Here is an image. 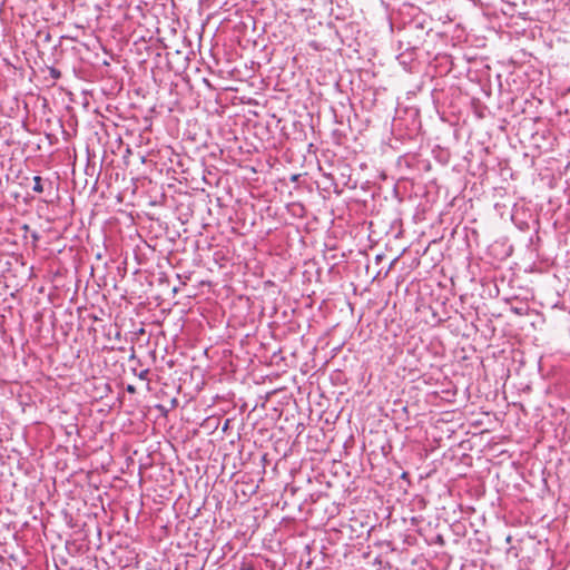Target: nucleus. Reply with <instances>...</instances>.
<instances>
[{
  "label": "nucleus",
  "instance_id": "obj_9",
  "mask_svg": "<svg viewBox=\"0 0 570 570\" xmlns=\"http://www.w3.org/2000/svg\"><path fill=\"white\" fill-rule=\"evenodd\" d=\"M406 475H407V473H406V472H403V473H402V478H403V479H406Z\"/></svg>",
  "mask_w": 570,
  "mask_h": 570
},
{
  "label": "nucleus",
  "instance_id": "obj_11",
  "mask_svg": "<svg viewBox=\"0 0 570 570\" xmlns=\"http://www.w3.org/2000/svg\"><path fill=\"white\" fill-rule=\"evenodd\" d=\"M397 258H393V262L391 263L390 267L396 262Z\"/></svg>",
  "mask_w": 570,
  "mask_h": 570
},
{
  "label": "nucleus",
  "instance_id": "obj_2",
  "mask_svg": "<svg viewBox=\"0 0 570 570\" xmlns=\"http://www.w3.org/2000/svg\"><path fill=\"white\" fill-rule=\"evenodd\" d=\"M48 71H49V75H50V77H51L52 79L58 80V79H60V78H61V71H60V70H58L57 68H55V67H49V68H48Z\"/></svg>",
  "mask_w": 570,
  "mask_h": 570
},
{
  "label": "nucleus",
  "instance_id": "obj_12",
  "mask_svg": "<svg viewBox=\"0 0 570 570\" xmlns=\"http://www.w3.org/2000/svg\"><path fill=\"white\" fill-rule=\"evenodd\" d=\"M228 425V421H226V423L224 424V430L227 428Z\"/></svg>",
  "mask_w": 570,
  "mask_h": 570
},
{
  "label": "nucleus",
  "instance_id": "obj_3",
  "mask_svg": "<svg viewBox=\"0 0 570 570\" xmlns=\"http://www.w3.org/2000/svg\"><path fill=\"white\" fill-rule=\"evenodd\" d=\"M134 373L140 379V380H147L149 370H142L139 373L136 372V370H132Z\"/></svg>",
  "mask_w": 570,
  "mask_h": 570
},
{
  "label": "nucleus",
  "instance_id": "obj_6",
  "mask_svg": "<svg viewBox=\"0 0 570 570\" xmlns=\"http://www.w3.org/2000/svg\"><path fill=\"white\" fill-rule=\"evenodd\" d=\"M126 391L128 393L134 394V393H136V387L134 385H131V384H128L127 387H126Z\"/></svg>",
  "mask_w": 570,
  "mask_h": 570
},
{
  "label": "nucleus",
  "instance_id": "obj_4",
  "mask_svg": "<svg viewBox=\"0 0 570 570\" xmlns=\"http://www.w3.org/2000/svg\"><path fill=\"white\" fill-rule=\"evenodd\" d=\"M511 311H512L514 314L519 315V316L524 315V308H523V307H511Z\"/></svg>",
  "mask_w": 570,
  "mask_h": 570
},
{
  "label": "nucleus",
  "instance_id": "obj_7",
  "mask_svg": "<svg viewBox=\"0 0 570 570\" xmlns=\"http://www.w3.org/2000/svg\"><path fill=\"white\" fill-rule=\"evenodd\" d=\"M134 358H136V355H135V351L132 350V353L130 355V360H134Z\"/></svg>",
  "mask_w": 570,
  "mask_h": 570
},
{
  "label": "nucleus",
  "instance_id": "obj_1",
  "mask_svg": "<svg viewBox=\"0 0 570 570\" xmlns=\"http://www.w3.org/2000/svg\"><path fill=\"white\" fill-rule=\"evenodd\" d=\"M32 190L35 193H42L43 191L42 178L40 176H35L33 177Z\"/></svg>",
  "mask_w": 570,
  "mask_h": 570
},
{
  "label": "nucleus",
  "instance_id": "obj_5",
  "mask_svg": "<svg viewBox=\"0 0 570 570\" xmlns=\"http://www.w3.org/2000/svg\"><path fill=\"white\" fill-rule=\"evenodd\" d=\"M239 570H255L252 564L243 563Z\"/></svg>",
  "mask_w": 570,
  "mask_h": 570
},
{
  "label": "nucleus",
  "instance_id": "obj_10",
  "mask_svg": "<svg viewBox=\"0 0 570 570\" xmlns=\"http://www.w3.org/2000/svg\"><path fill=\"white\" fill-rule=\"evenodd\" d=\"M63 38H67V39H70V40L75 39L73 37H69V36H65Z\"/></svg>",
  "mask_w": 570,
  "mask_h": 570
},
{
  "label": "nucleus",
  "instance_id": "obj_8",
  "mask_svg": "<svg viewBox=\"0 0 570 570\" xmlns=\"http://www.w3.org/2000/svg\"><path fill=\"white\" fill-rule=\"evenodd\" d=\"M32 238H33L35 240H38V238H39V237H38V235H37V234H33V235H32Z\"/></svg>",
  "mask_w": 570,
  "mask_h": 570
}]
</instances>
